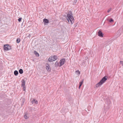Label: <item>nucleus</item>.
I'll return each instance as SVG.
<instances>
[{
	"label": "nucleus",
	"mask_w": 123,
	"mask_h": 123,
	"mask_svg": "<svg viewBox=\"0 0 123 123\" xmlns=\"http://www.w3.org/2000/svg\"><path fill=\"white\" fill-rule=\"evenodd\" d=\"M73 13L71 11H69L68 14H67V20L69 22L70 21L71 24H72L74 21V19L73 17Z\"/></svg>",
	"instance_id": "1"
},
{
	"label": "nucleus",
	"mask_w": 123,
	"mask_h": 123,
	"mask_svg": "<svg viewBox=\"0 0 123 123\" xmlns=\"http://www.w3.org/2000/svg\"><path fill=\"white\" fill-rule=\"evenodd\" d=\"M107 78L108 77L107 76H105L103 77L100 81L96 84V87H98L102 85L107 80Z\"/></svg>",
	"instance_id": "2"
},
{
	"label": "nucleus",
	"mask_w": 123,
	"mask_h": 123,
	"mask_svg": "<svg viewBox=\"0 0 123 123\" xmlns=\"http://www.w3.org/2000/svg\"><path fill=\"white\" fill-rule=\"evenodd\" d=\"M3 48L4 50L7 51L11 49V46L8 44L5 45L4 46Z\"/></svg>",
	"instance_id": "3"
},
{
	"label": "nucleus",
	"mask_w": 123,
	"mask_h": 123,
	"mask_svg": "<svg viewBox=\"0 0 123 123\" xmlns=\"http://www.w3.org/2000/svg\"><path fill=\"white\" fill-rule=\"evenodd\" d=\"M65 60L64 58H63L60 60V65L59 66V67H61L64 64V62H65Z\"/></svg>",
	"instance_id": "4"
},
{
	"label": "nucleus",
	"mask_w": 123,
	"mask_h": 123,
	"mask_svg": "<svg viewBox=\"0 0 123 123\" xmlns=\"http://www.w3.org/2000/svg\"><path fill=\"white\" fill-rule=\"evenodd\" d=\"M46 68L48 71L50 72L51 71L50 67L48 64H47L46 65Z\"/></svg>",
	"instance_id": "5"
},
{
	"label": "nucleus",
	"mask_w": 123,
	"mask_h": 123,
	"mask_svg": "<svg viewBox=\"0 0 123 123\" xmlns=\"http://www.w3.org/2000/svg\"><path fill=\"white\" fill-rule=\"evenodd\" d=\"M98 35L100 37H103V33L100 30H99L98 32Z\"/></svg>",
	"instance_id": "6"
},
{
	"label": "nucleus",
	"mask_w": 123,
	"mask_h": 123,
	"mask_svg": "<svg viewBox=\"0 0 123 123\" xmlns=\"http://www.w3.org/2000/svg\"><path fill=\"white\" fill-rule=\"evenodd\" d=\"M43 22L44 23V25H45L46 24H48L49 23V21L47 19L44 18L43 19Z\"/></svg>",
	"instance_id": "7"
},
{
	"label": "nucleus",
	"mask_w": 123,
	"mask_h": 123,
	"mask_svg": "<svg viewBox=\"0 0 123 123\" xmlns=\"http://www.w3.org/2000/svg\"><path fill=\"white\" fill-rule=\"evenodd\" d=\"M22 84L21 85V86L22 87L25 86V81L23 79L21 81Z\"/></svg>",
	"instance_id": "8"
},
{
	"label": "nucleus",
	"mask_w": 123,
	"mask_h": 123,
	"mask_svg": "<svg viewBox=\"0 0 123 123\" xmlns=\"http://www.w3.org/2000/svg\"><path fill=\"white\" fill-rule=\"evenodd\" d=\"M48 61L49 62H51L53 61H54L55 60L54 59H53V57L52 56L50 57L48 59Z\"/></svg>",
	"instance_id": "9"
},
{
	"label": "nucleus",
	"mask_w": 123,
	"mask_h": 123,
	"mask_svg": "<svg viewBox=\"0 0 123 123\" xmlns=\"http://www.w3.org/2000/svg\"><path fill=\"white\" fill-rule=\"evenodd\" d=\"M83 80H84V79H83L82 80V81H81L80 82V85H79V89H80V87L81 86V85H82V84Z\"/></svg>",
	"instance_id": "10"
},
{
	"label": "nucleus",
	"mask_w": 123,
	"mask_h": 123,
	"mask_svg": "<svg viewBox=\"0 0 123 123\" xmlns=\"http://www.w3.org/2000/svg\"><path fill=\"white\" fill-rule=\"evenodd\" d=\"M14 74L15 75L17 76L18 74V71L15 70L14 72Z\"/></svg>",
	"instance_id": "11"
},
{
	"label": "nucleus",
	"mask_w": 123,
	"mask_h": 123,
	"mask_svg": "<svg viewBox=\"0 0 123 123\" xmlns=\"http://www.w3.org/2000/svg\"><path fill=\"white\" fill-rule=\"evenodd\" d=\"M34 53L35 54V55L37 56H39V55L38 53L36 51H34Z\"/></svg>",
	"instance_id": "12"
},
{
	"label": "nucleus",
	"mask_w": 123,
	"mask_h": 123,
	"mask_svg": "<svg viewBox=\"0 0 123 123\" xmlns=\"http://www.w3.org/2000/svg\"><path fill=\"white\" fill-rule=\"evenodd\" d=\"M27 113H25V115L24 116V118L25 119H26L28 118V116H27Z\"/></svg>",
	"instance_id": "13"
},
{
	"label": "nucleus",
	"mask_w": 123,
	"mask_h": 123,
	"mask_svg": "<svg viewBox=\"0 0 123 123\" xmlns=\"http://www.w3.org/2000/svg\"><path fill=\"white\" fill-rule=\"evenodd\" d=\"M57 59V56L56 55H54L53 56V59L55 60V61Z\"/></svg>",
	"instance_id": "14"
},
{
	"label": "nucleus",
	"mask_w": 123,
	"mask_h": 123,
	"mask_svg": "<svg viewBox=\"0 0 123 123\" xmlns=\"http://www.w3.org/2000/svg\"><path fill=\"white\" fill-rule=\"evenodd\" d=\"M19 73L20 74H22L23 73V71L22 69H20L19 70Z\"/></svg>",
	"instance_id": "15"
},
{
	"label": "nucleus",
	"mask_w": 123,
	"mask_h": 123,
	"mask_svg": "<svg viewBox=\"0 0 123 123\" xmlns=\"http://www.w3.org/2000/svg\"><path fill=\"white\" fill-rule=\"evenodd\" d=\"M75 72L78 75H80V72L78 70L76 71Z\"/></svg>",
	"instance_id": "16"
},
{
	"label": "nucleus",
	"mask_w": 123,
	"mask_h": 123,
	"mask_svg": "<svg viewBox=\"0 0 123 123\" xmlns=\"http://www.w3.org/2000/svg\"><path fill=\"white\" fill-rule=\"evenodd\" d=\"M120 32V30H119L117 32V33L118 35V36H120L121 35V32Z\"/></svg>",
	"instance_id": "17"
},
{
	"label": "nucleus",
	"mask_w": 123,
	"mask_h": 123,
	"mask_svg": "<svg viewBox=\"0 0 123 123\" xmlns=\"http://www.w3.org/2000/svg\"><path fill=\"white\" fill-rule=\"evenodd\" d=\"M55 66L56 67H58L59 66V63L57 62H56L55 64Z\"/></svg>",
	"instance_id": "18"
},
{
	"label": "nucleus",
	"mask_w": 123,
	"mask_h": 123,
	"mask_svg": "<svg viewBox=\"0 0 123 123\" xmlns=\"http://www.w3.org/2000/svg\"><path fill=\"white\" fill-rule=\"evenodd\" d=\"M107 20L108 21H109V22L110 23L111 22H113V19L112 18H111L110 20L108 19Z\"/></svg>",
	"instance_id": "19"
},
{
	"label": "nucleus",
	"mask_w": 123,
	"mask_h": 123,
	"mask_svg": "<svg viewBox=\"0 0 123 123\" xmlns=\"http://www.w3.org/2000/svg\"><path fill=\"white\" fill-rule=\"evenodd\" d=\"M20 41V39L18 38L17 39L16 41L18 43H19Z\"/></svg>",
	"instance_id": "20"
},
{
	"label": "nucleus",
	"mask_w": 123,
	"mask_h": 123,
	"mask_svg": "<svg viewBox=\"0 0 123 123\" xmlns=\"http://www.w3.org/2000/svg\"><path fill=\"white\" fill-rule=\"evenodd\" d=\"M22 87L23 88V90L24 91H25V90L26 88L25 86H23Z\"/></svg>",
	"instance_id": "21"
},
{
	"label": "nucleus",
	"mask_w": 123,
	"mask_h": 123,
	"mask_svg": "<svg viewBox=\"0 0 123 123\" xmlns=\"http://www.w3.org/2000/svg\"><path fill=\"white\" fill-rule=\"evenodd\" d=\"M22 18H18V20L19 22H20L21 21Z\"/></svg>",
	"instance_id": "22"
},
{
	"label": "nucleus",
	"mask_w": 123,
	"mask_h": 123,
	"mask_svg": "<svg viewBox=\"0 0 123 123\" xmlns=\"http://www.w3.org/2000/svg\"><path fill=\"white\" fill-rule=\"evenodd\" d=\"M34 102L35 104H37L38 103L37 101V100H35V99L34 101Z\"/></svg>",
	"instance_id": "23"
},
{
	"label": "nucleus",
	"mask_w": 123,
	"mask_h": 123,
	"mask_svg": "<svg viewBox=\"0 0 123 123\" xmlns=\"http://www.w3.org/2000/svg\"><path fill=\"white\" fill-rule=\"evenodd\" d=\"M120 63L122 65V66H123V61H120Z\"/></svg>",
	"instance_id": "24"
},
{
	"label": "nucleus",
	"mask_w": 123,
	"mask_h": 123,
	"mask_svg": "<svg viewBox=\"0 0 123 123\" xmlns=\"http://www.w3.org/2000/svg\"><path fill=\"white\" fill-rule=\"evenodd\" d=\"M111 8H110V9H108V10L107 11V12H110L111 11Z\"/></svg>",
	"instance_id": "25"
},
{
	"label": "nucleus",
	"mask_w": 123,
	"mask_h": 123,
	"mask_svg": "<svg viewBox=\"0 0 123 123\" xmlns=\"http://www.w3.org/2000/svg\"><path fill=\"white\" fill-rule=\"evenodd\" d=\"M34 101H35V99H33V100L32 101H31V103H32V104H33V103H34Z\"/></svg>",
	"instance_id": "26"
},
{
	"label": "nucleus",
	"mask_w": 123,
	"mask_h": 123,
	"mask_svg": "<svg viewBox=\"0 0 123 123\" xmlns=\"http://www.w3.org/2000/svg\"><path fill=\"white\" fill-rule=\"evenodd\" d=\"M111 103V101H109V103H108L109 104H110Z\"/></svg>",
	"instance_id": "27"
},
{
	"label": "nucleus",
	"mask_w": 123,
	"mask_h": 123,
	"mask_svg": "<svg viewBox=\"0 0 123 123\" xmlns=\"http://www.w3.org/2000/svg\"><path fill=\"white\" fill-rule=\"evenodd\" d=\"M29 36H30V34L29 35Z\"/></svg>",
	"instance_id": "28"
}]
</instances>
